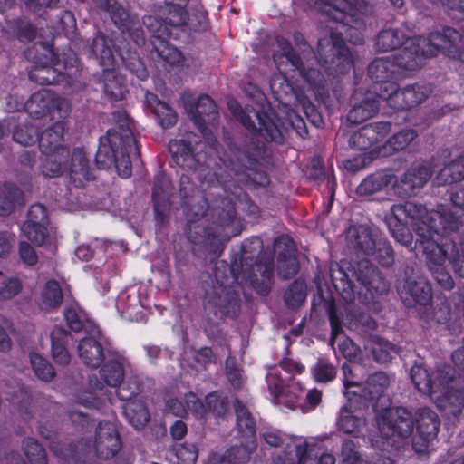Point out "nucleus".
Instances as JSON below:
<instances>
[{
    "instance_id": "1",
    "label": "nucleus",
    "mask_w": 464,
    "mask_h": 464,
    "mask_svg": "<svg viewBox=\"0 0 464 464\" xmlns=\"http://www.w3.org/2000/svg\"><path fill=\"white\" fill-rule=\"evenodd\" d=\"M228 107L249 134L245 135L242 143L231 147L232 158L227 168L239 182L250 189L266 187L270 179L264 170L256 169V166L264 158L266 142L285 143L283 125L275 112L259 110L255 112L258 122L256 127L251 116L237 102H228Z\"/></svg>"
},
{
    "instance_id": "2",
    "label": "nucleus",
    "mask_w": 464,
    "mask_h": 464,
    "mask_svg": "<svg viewBox=\"0 0 464 464\" xmlns=\"http://www.w3.org/2000/svg\"><path fill=\"white\" fill-rule=\"evenodd\" d=\"M211 219L210 225H203L198 222V218L196 220L188 218L184 230L196 250L213 260L223 254L231 237L241 233V229L235 227L237 220L235 201L230 198H223L212 208Z\"/></svg>"
},
{
    "instance_id": "3",
    "label": "nucleus",
    "mask_w": 464,
    "mask_h": 464,
    "mask_svg": "<svg viewBox=\"0 0 464 464\" xmlns=\"http://www.w3.org/2000/svg\"><path fill=\"white\" fill-rule=\"evenodd\" d=\"M390 384L389 376L383 372H375L370 374L363 384L351 382L346 378L343 381L347 403L343 405L336 420L338 430L357 436L365 420L356 416L357 411L379 412L385 406L382 401L385 399V391Z\"/></svg>"
},
{
    "instance_id": "4",
    "label": "nucleus",
    "mask_w": 464,
    "mask_h": 464,
    "mask_svg": "<svg viewBox=\"0 0 464 464\" xmlns=\"http://www.w3.org/2000/svg\"><path fill=\"white\" fill-rule=\"evenodd\" d=\"M133 150L140 155L133 132L107 130L99 139L95 165L99 169L114 168L121 178H130L132 174L130 152Z\"/></svg>"
},
{
    "instance_id": "5",
    "label": "nucleus",
    "mask_w": 464,
    "mask_h": 464,
    "mask_svg": "<svg viewBox=\"0 0 464 464\" xmlns=\"http://www.w3.org/2000/svg\"><path fill=\"white\" fill-rule=\"evenodd\" d=\"M84 50L89 57L94 58L103 68L102 82L105 95L111 101H121L128 93L123 77L114 69L115 57L112 51V39L98 32L86 44Z\"/></svg>"
},
{
    "instance_id": "6",
    "label": "nucleus",
    "mask_w": 464,
    "mask_h": 464,
    "mask_svg": "<svg viewBox=\"0 0 464 464\" xmlns=\"http://www.w3.org/2000/svg\"><path fill=\"white\" fill-rule=\"evenodd\" d=\"M385 406L380 411L382 412L377 419L378 432L374 438H371V444L374 449L382 453L387 451L389 446H392L396 440L395 437L405 439L411 435L415 420L410 411L404 407H389V400L382 401Z\"/></svg>"
},
{
    "instance_id": "7",
    "label": "nucleus",
    "mask_w": 464,
    "mask_h": 464,
    "mask_svg": "<svg viewBox=\"0 0 464 464\" xmlns=\"http://www.w3.org/2000/svg\"><path fill=\"white\" fill-rule=\"evenodd\" d=\"M263 240L259 237L245 239L240 252L233 258L242 264V268L258 285L255 290H272L275 262L272 256H261Z\"/></svg>"
},
{
    "instance_id": "8",
    "label": "nucleus",
    "mask_w": 464,
    "mask_h": 464,
    "mask_svg": "<svg viewBox=\"0 0 464 464\" xmlns=\"http://www.w3.org/2000/svg\"><path fill=\"white\" fill-rule=\"evenodd\" d=\"M187 7L167 5L160 16L145 15L142 18L144 27L153 34L162 33L165 35H174L178 39L179 33L188 27L194 31H204L207 28V14H200L198 24H193L186 9Z\"/></svg>"
},
{
    "instance_id": "9",
    "label": "nucleus",
    "mask_w": 464,
    "mask_h": 464,
    "mask_svg": "<svg viewBox=\"0 0 464 464\" xmlns=\"http://www.w3.org/2000/svg\"><path fill=\"white\" fill-rule=\"evenodd\" d=\"M49 62L35 61L29 71V79L39 85L57 84L66 81L68 70L77 67L76 53L70 46L49 50Z\"/></svg>"
},
{
    "instance_id": "10",
    "label": "nucleus",
    "mask_w": 464,
    "mask_h": 464,
    "mask_svg": "<svg viewBox=\"0 0 464 464\" xmlns=\"http://www.w3.org/2000/svg\"><path fill=\"white\" fill-rule=\"evenodd\" d=\"M316 59L328 75L346 74L353 66V58L340 32H332L330 38L319 39Z\"/></svg>"
},
{
    "instance_id": "11",
    "label": "nucleus",
    "mask_w": 464,
    "mask_h": 464,
    "mask_svg": "<svg viewBox=\"0 0 464 464\" xmlns=\"http://www.w3.org/2000/svg\"><path fill=\"white\" fill-rule=\"evenodd\" d=\"M202 147L200 137L194 132L169 142L172 162L187 171H203L208 167V155Z\"/></svg>"
},
{
    "instance_id": "12",
    "label": "nucleus",
    "mask_w": 464,
    "mask_h": 464,
    "mask_svg": "<svg viewBox=\"0 0 464 464\" xmlns=\"http://www.w3.org/2000/svg\"><path fill=\"white\" fill-rule=\"evenodd\" d=\"M400 294L404 306L417 308L420 318L425 322L434 321L438 324H446L451 315V307L443 292H439L434 305L433 292H397Z\"/></svg>"
},
{
    "instance_id": "13",
    "label": "nucleus",
    "mask_w": 464,
    "mask_h": 464,
    "mask_svg": "<svg viewBox=\"0 0 464 464\" xmlns=\"http://www.w3.org/2000/svg\"><path fill=\"white\" fill-rule=\"evenodd\" d=\"M430 92V87L420 83L408 84L401 88L394 84H385L381 86L379 96L389 107L396 111H408L426 101Z\"/></svg>"
},
{
    "instance_id": "14",
    "label": "nucleus",
    "mask_w": 464,
    "mask_h": 464,
    "mask_svg": "<svg viewBox=\"0 0 464 464\" xmlns=\"http://www.w3.org/2000/svg\"><path fill=\"white\" fill-rule=\"evenodd\" d=\"M211 280L212 290H231L234 285L241 287H250L252 290L257 288L258 285L242 268V264L237 258H232L231 264L225 261L217 262L213 274L208 275Z\"/></svg>"
},
{
    "instance_id": "15",
    "label": "nucleus",
    "mask_w": 464,
    "mask_h": 464,
    "mask_svg": "<svg viewBox=\"0 0 464 464\" xmlns=\"http://www.w3.org/2000/svg\"><path fill=\"white\" fill-rule=\"evenodd\" d=\"M331 21L347 25L356 13H362L366 8L364 0H307Z\"/></svg>"
},
{
    "instance_id": "16",
    "label": "nucleus",
    "mask_w": 464,
    "mask_h": 464,
    "mask_svg": "<svg viewBox=\"0 0 464 464\" xmlns=\"http://www.w3.org/2000/svg\"><path fill=\"white\" fill-rule=\"evenodd\" d=\"M431 169L424 163L411 164L393 183L394 193L400 198L416 196L431 178Z\"/></svg>"
},
{
    "instance_id": "17",
    "label": "nucleus",
    "mask_w": 464,
    "mask_h": 464,
    "mask_svg": "<svg viewBox=\"0 0 464 464\" xmlns=\"http://www.w3.org/2000/svg\"><path fill=\"white\" fill-rule=\"evenodd\" d=\"M205 311L217 320L236 319L241 310L238 292H205Z\"/></svg>"
},
{
    "instance_id": "18",
    "label": "nucleus",
    "mask_w": 464,
    "mask_h": 464,
    "mask_svg": "<svg viewBox=\"0 0 464 464\" xmlns=\"http://www.w3.org/2000/svg\"><path fill=\"white\" fill-rule=\"evenodd\" d=\"M414 425L418 435L412 440V448L416 452H425L428 450L429 443L438 436L440 420L434 411L423 407L417 411Z\"/></svg>"
},
{
    "instance_id": "19",
    "label": "nucleus",
    "mask_w": 464,
    "mask_h": 464,
    "mask_svg": "<svg viewBox=\"0 0 464 464\" xmlns=\"http://www.w3.org/2000/svg\"><path fill=\"white\" fill-rule=\"evenodd\" d=\"M150 34L149 42L151 45V58L163 67L165 71L169 72L174 66L179 65L183 59L181 52L169 44L174 35H165L162 33Z\"/></svg>"
},
{
    "instance_id": "20",
    "label": "nucleus",
    "mask_w": 464,
    "mask_h": 464,
    "mask_svg": "<svg viewBox=\"0 0 464 464\" xmlns=\"http://www.w3.org/2000/svg\"><path fill=\"white\" fill-rule=\"evenodd\" d=\"M94 450L98 458L110 459L121 449L120 434L113 422L101 420L95 430Z\"/></svg>"
},
{
    "instance_id": "21",
    "label": "nucleus",
    "mask_w": 464,
    "mask_h": 464,
    "mask_svg": "<svg viewBox=\"0 0 464 464\" xmlns=\"http://www.w3.org/2000/svg\"><path fill=\"white\" fill-rule=\"evenodd\" d=\"M392 130L390 121L371 122L361 127L349 138L352 148L363 151L377 146Z\"/></svg>"
},
{
    "instance_id": "22",
    "label": "nucleus",
    "mask_w": 464,
    "mask_h": 464,
    "mask_svg": "<svg viewBox=\"0 0 464 464\" xmlns=\"http://www.w3.org/2000/svg\"><path fill=\"white\" fill-rule=\"evenodd\" d=\"M104 342L105 339L100 332L95 336H85L80 340L77 351L84 365L92 369L101 367L108 354L112 353L110 348L105 347Z\"/></svg>"
},
{
    "instance_id": "23",
    "label": "nucleus",
    "mask_w": 464,
    "mask_h": 464,
    "mask_svg": "<svg viewBox=\"0 0 464 464\" xmlns=\"http://www.w3.org/2000/svg\"><path fill=\"white\" fill-rule=\"evenodd\" d=\"M443 217L439 212H430V217L411 225L416 234L414 249H420L427 242L434 241L445 234L449 227L442 224Z\"/></svg>"
},
{
    "instance_id": "24",
    "label": "nucleus",
    "mask_w": 464,
    "mask_h": 464,
    "mask_svg": "<svg viewBox=\"0 0 464 464\" xmlns=\"http://www.w3.org/2000/svg\"><path fill=\"white\" fill-rule=\"evenodd\" d=\"M416 251L423 254L430 268L442 266L447 259L453 266L454 260L462 258L454 242L440 244L439 239L427 242V245Z\"/></svg>"
},
{
    "instance_id": "25",
    "label": "nucleus",
    "mask_w": 464,
    "mask_h": 464,
    "mask_svg": "<svg viewBox=\"0 0 464 464\" xmlns=\"http://www.w3.org/2000/svg\"><path fill=\"white\" fill-rule=\"evenodd\" d=\"M25 111L34 119L53 115L59 111V99L54 92L41 90L34 92L24 104Z\"/></svg>"
},
{
    "instance_id": "26",
    "label": "nucleus",
    "mask_w": 464,
    "mask_h": 464,
    "mask_svg": "<svg viewBox=\"0 0 464 464\" xmlns=\"http://www.w3.org/2000/svg\"><path fill=\"white\" fill-rule=\"evenodd\" d=\"M351 276L353 283L356 281L366 290H390L381 273L368 260H361L356 266L353 265Z\"/></svg>"
},
{
    "instance_id": "27",
    "label": "nucleus",
    "mask_w": 464,
    "mask_h": 464,
    "mask_svg": "<svg viewBox=\"0 0 464 464\" xmlns=\"http://www.w3.org/2000/svg\"><path fill=\"white\" fill-rule=\"evenodd\" d=\"M405 44V47L391 56L397 72L399 70L415 71L421 66L423 59L429 57L414 40L411 39Z\"/></svg>"
},
{
    "instance_id": "28",
    "label": "nucleus",
    "mask_w": 464,
    "mask_h": 464,
    "mask_svg": "<svg viewBox=\"0 0 464 464\" xmlns=\"http://www.w3.org/2000/svg\"><path fill=\"white\" fill-rule=\"evenodd\" d=\"M366 93L358 102H354L346 115L350 124L357 125L372 118L380 110L382 98L379 92Z\"/></svg>"
},
{
    "instance_id": "29",
    "label": "nucleus",
    "mask_w": 464,
    "mask_h": 464,
    "mask_svg": "<svg viewBox=\"0 0 464 464\" xmlns=\"http://www.w3.org/2000/svg\"><path fill=\"white\" fill-rule=\"evenodd\" d=\"M169 187L170 184L163 173L159 172L154 176L151 198L155 218L160 221H163L169 212Z\"/></svg>"
},
{
    "instance_id": "30",
    "label": "nucleus",
    "mask_w": 464,
    "mask_h": 464,
    "mask_svg": "<svg viewBox=\"0 0 464 464\" xmlns=\"http://www.w3.org/2000/svg\"><path fill=\"white\" fill-rule=\"evenodd\" d=\"M179 197L180 205L185 208L187 220L188 218L196 220L205 215L207 211V208L205 206L206 202L198 206L197 210H195L194 202L196 198L198 197L197 186L191 181L190 178L185 174L181 175L179 179Z\"/></svg>"
},
{
    "instance_id": "31",
    "label": "nucleus",
    "mask_w": 464,
    "mask_h": 464,
    "mask_svg": "<svg viewBox=\"0 0 464 464\" xmlns=\"http://www.w3.org/2000/svg\"><path fill=\"white\" fill-rule=\"evenodd\" d=\"M51 355L58 365L66 366L71 362L69 345L72 340L71 333L62 327L55 326L51 334Z\"/></svg>"
},
{
    "instance_id": "32",
    "label": "nucleus",
    "mask_w": 464,
    "mask_h": 464,
    "mask_svg": "<svg viewBox=\"0 0 464 464\" xmlns=\"http://www.w3.org/2000/svg\"><path fill=\"white\" fill-rule=\"evenodd\" d=\"M368 76L375 82L374 92L381 93V86L393 84L390 81L397 73L391 56L373 59L367 68Z\"/></svg>"
},
{
    "instance_id": "33",
    "label": "nucleus",
    "mask_w": 464,
    "mask_h": 464,
    "mask_svg": "<svg viewBox=\"0 0 464 464\" xmlns=\"http://www.w3.org/2000/svg\"><path fill=\"white\" fill-rule=\"evenodd\" d=\"M69 169L70 178L75 186L95 179L94 170L90 167V160L82 148L72 150Z\"/></svg>"
},
{
    "instance_id": "34",
    "label": "nucleus",
    "mask_w": 464,
    "mask_h": 464,
    "mask_svg": "<svg viewBox=\"0 0 464 464\" xmlns=\"http://www.w3.org/2000/svg\"><path fill=\"white\" fill-rule=\"evenodd\" d=\"M438 406L448 416L458 417L464 409V382H459L437 397Z\"/></svg>"
},
{
    "instance_id": "35",
    "label": "nucleus",
    "mask_w": 464,
    "mask_h": 464,
    "mask_svg": "<svg viewBox=\"0 0 464 464\" xmlns=\"http://www.w3.org/2000/svg\"><path fill=\"white\" fill-rule=\"evenodd\" d=\"M395 176L390 171L378 170L366 176L356 188V194L360 197L372 196L382 191L393 180Z\"/></svg>"
},
{
    "instance_id": "36",
    "label": "nucleus",
    "mask_w": 464,
    "mask_h": 464,
    "mask_svg": "<svg viewBox=\"0 0 464 464\" xmlns=\"http://www.w3.org/2000/svg\"><path fill=\"white\" fill-rule=\"evenodd\" d=\"M101 366L100 376L102 381L111 387H117L125 375L123 358L117 353H109Z\"/></svg>"
},
{
    "instance_id": "37",
    "label": "nucleus",
    "mask_w": 464,
    "mask_h": 464,
    "mask_svg": "<svg viewBox=\"0 0 464 464\" xmlns=\"http://www.w3.org/2000/svg\"><path fill=\"white\" fill-rule=\"evenodd\" d=\"M341 457L343 464H395L392 459L382 453L364 463L359 451V444L350 439L342 441Z\"/></svg>"
},
{
    "instance_id": "38",
    "label": "nucleus",
    "mask_w": 464,
    "mask_h": 464,
    "mask_svg": "<svg viewBox=\"0 0 464 464\" xmlns=\"http://www.w3.org/2000/svg\"><path fill=\"white\" fill-rule=\"evenodd\" d=\"M347 245L353 249L357 255H371L377 240L372 238L371 231L363 227H353L347 233Z\"/></svg>"
},
{
    "instance_id": "39",
    "label": "nucleus",
    "mask_w": 464,
    "mask_h": 464,
    "mask_svg": "<svg viewBox=\"0 0 464 464\" xmlns=\"http://www.w3.org/2000/svg\"><path fill=\"white\" fill-rule=\"evenodd\" d=\"M191 112L193 121L199 130H202L207 123L215 121L218 115L214 100L207 94L198 98Z\"/></svg>"
},
{
    "instance_id": "40",
    "label": "nucleus",
    "mask_w": 464,
    "mask_h": 464,
    "mask_svg": "<svg viewBox=\"0 0 464 464\" xmlns=\"http://www.w3.org/2000/svg\"><path fill=\"white\" fill-rule=\"evenodd\" d=\"M43 159L42 173L48 178H55L63 174L67 169L69 149H60L53 152H42Z\"/></svg>"
},
{
    "instance_id": "41",
    "label": "nucleus",
    "mask_w": 464,
    "mask_h": 464,
    "mask_svg": "<svg viewBox=\"0 0 464 464\" xmlns=\"http://www.w3.org/2000/svg\"><path fill=\"white\" fill-rule=\"evenodd\" d=\"M64 129L61 122H55L43 132H38V146L41 152H53L68 149L63 144Z\"/></svg>"
},
{
    "instance_id": "42",
    "label": "nucleus",
    "mask_w": 464,
    "mask_h": 464,
    "mask_svg": "<svg viewBox=\"0 0 464 464\" xmlns=\"http://www.w3.org/2000/svg\"><path fill=\"white\" fill-rule=\"evenodd\" d=\"M410 40L402 30L387 28L380 31L377 34L375 48L378 52H391L400 48Z\"/></svg>"
},
{
    "instance_id": "43",
    "label": "nucleus",
    "mask_w": 464,
    "mask_h": 464,
    "mask_svg": "<svg viewBox=\"0 0 464 464\" xmlns=\"http://www.w3.org/2000/svg\"><path fill=\"white\" fill-rule=\"evenodd\" d=\"M250 459V450L244 445L231 446L224 453L214 452L209 455L208 464H246Z\"/></svg>"
},
{
    "instance_id": "44",
    "label": "nucleus",
    "mask_w": 464,
    "mask_h": 464,
    "mask_svg": "<svg viewBox=\"0 0 464 464\" xmlns=\"http://www.w3.org/2000/svg\"><path fill=\"white\" fill-rule=\"evenodd\" d=\"M333 293L334 292H315L314 301L319 300L324 302L323 305L327 313L331 325V338L334 339L343 333V321L337 314Z\"/></svg>"
},
{
    "instance_id": "45",
    "label": "nucleus",
    "mask_w": 464,
    "mask_h": 464,
    "mask_svg": "<svg viewBox=\"0 0 464 464\" xmlns=\"http://www.w3.org/2000/svg\"><path fill=\"white\" fill-rule=\"evenodd\" d=\"M300 76L307 84L309 90L313 91L317 98L324 102L329 98V88L327 81L322 72L314 67H304Z\"/></svg>"
},
{
    "instance_id": "46",
    "label": "nucleus",
    "mask_w": 464,
    "mask_h": 464,
    "mask_svg": "<svg viewBox=\"0 0 464 464\" xmlns=\"http://www.w3.org/2000/svg\"><path fill=\"white\" fill-rule=\"evenodd\" d=\"M374 362L380 364H388L392 360V353L395 352V345L378 336H371L365 346Z\"/></svg>"
},
{
    "instance_id": "47",
    "label": "nucleus",
    "mask_w": 464,
    "mask_h": 464,
    "mask_svg": "<svg viewBox=\"0 0 464 464\" xmlns=\"http://www.w3.org/2000/svg\"><path fill=\"white\" fill-rule=\"evenodd\" d=\"M126 420L136 430L142 429L150 420V412L143 401L135 400L122 406Z\"/></svg>"
},
{
    "instance_id": "48",
    "label": "nucleus",
    "mask_w": 464,
    "mask_h": 464,
    "mask_svg": "<svg viewBox=\"0 0 464 464\" xmlns=\"http://www.w3.org/2000/svg\"><path fill=\"white\" fill-rule=\"evenodd\" d=\"M391 211L397 217L402 218L404 220L410 222V225L430 217V214L424 205L413 201H406L403 204H394Z\"/></svg>"
},
{
    "instance_id": "49",
    "label": "nucleus",
    "mask_w": 464,
    "mask_h": 464,
    "mask_svg": "<svg viewBox=\"0 0 464 464\" xmlns=\"http://www.w3.org/2000/svg\"><path fill=\"white\" fill-rule=\"evenodd\" d=\"M353 264L342 260L330 267V277L334 290H353V279L351 276Z\"/></svg>"
},
{
    "instance_id": "50",
    "label": "nucleus",
    "mask_w": 464,
    "mask_h": 464,
    "mask_svg": "<svg viewBox=\"0 0 464 464\" xmlns=\"http://www.w3.org/2000/svg\"><path fill=\"white\" fill-rule=\"evenodd\" d=\"M396 290H432L427 278L412 267H406L396 281Z\"/></svg>"
},
{
    "instance_id": "51",
    "label": "nucleus",
    "mask_w": 464,
    "mask_h": 464,
    "mask_svg": "<svg viewBox=\"0 0 464 464\" xmlns=\"http://www.w3.org/2000/svg\"><path fill=\"white\" fill-rule=\"evenodd\" d=\"M386 223L392 236L397 242L405 246H411L413 236L410 228V222L392 213L386 217Z\"/></svg>"
},
{
    "instance_id": "52",
    "label": "nucleus",
    "mask_w": 464,
    "mask_h": 464,
    "mask_svg": "<svg viewBox=\"0 0 464 464\" xmlns=\"http://www.w3.org/2000/svg\"><path fill=\"white\" fill-rule=\"evenodd\" d=\"M233 407L237 417L238 431L252 438L254 442L256 439V420L254 417L238 398L234 400Z\"/></svg>"
},
{
    "instance_id": "53",
    "label": "nucleus",
    "mask_w": 464,
    "mask_h": 464,
    "mask_svg": "<svg viewBox=\"0 0 464 464\" xmlns=\"http://www.w3.org/2000/svg\"><path fill=\"white\" fill-rule=\"evenodd\" d=\"M102 9L109 13L113 24L123 34H125L126 30L131 29L134 19L116 0H111L108 5L103 6Z\"/></svg>"
},
{
    "instance_id": "54",
    "label": "nucleus",
    "mask_w": 464,
    "mask_h": 464,
    "mask_svg": "<svg viewBox=\"0 0 464 464\" xmlns=\"http://www.w3.org/2000/svg\"><path fill=\"white\" fill-rule=\"evenodd\" d=\"M112 51L113 55L115 54L119 55L121 59L125 68L129 70L133 75H135L138 79L140 81H145L148 76L149 72L147 68L145 67L142 61L140 59V57L137 56L136 53H130L128 56H125L124 53L118 48H116L114 42L112 41Z\"/></svg>"
},
{
    "instance_id": "55",
    "label": "nucleus",
    "mask_w": 464,
    "mask_h": 464,
    "mask_svg": "<svg viewBox=\"0 0 464 464\" xmlns=\"http://www.w3.org/2000/svg\"><path fill=\"white\" fill-rule=\"evenodd\" d=\"M439 178L447 184L464 179V155H459L446 164L439 172Z\"/></svg>"
},
{
    "instance_id": "56",
    "label": "nucleus",
    "mask_w": 464,
    "mask_h": 464,
    "mask_svg": "<svg viewBox=\"0 0 464 464\" xmlns=\"http://www.w3.org/2000/svg\"><path fill=\"white\" fill-rule=\"evenodd\" d=\"M459 381L454 380V371L450 367H443L432 372V391L430 395L444 392L452 386L458 385Z\"/></svg>"
},
{
    "instance_id": "57",
    "label": "nucleus",
    "mask_w": 464,
    "mask_h": 464,
    "mask_svg": "<svg viewBox=\"0 0 464 464\" xmlns=\"http://www.w3.org/2000/svg\"><path fill=\"white\" fill-rule=\"evenodd\" d=\"M116 393L118 398L126 402L133 401L140 393L142 382L137 376H130L117 385Z\"/></svg>"
},
{
    "instance_id": "58",
    "label": "nucleus",
    "mask_w": 464,
    "mask_h": 464,
    "mask_svg": "<svg viewBox=\"0 0 464 464\" xmlns=\"http://www.w3.org/2000/svg\"><path fill=\"white\" fill-rule=\"evenodd\" d=\"M8 26L20 42L30 43L36 37L37 29L35 25L26 18H15L8 22Z\"/></svg>"
},
{
    "instance_id": "59",
    "label": "nucleus",
    "mask_w": 464,
    "mask_h": 464,
    "mask_svg": "<svg viewBox=\"0 0 464 464\" xmlns=\"http://www.w3.org/2000/svg\"><path fill=\"white\" fill-rule=\"evenodd\" d=\"M23 450L31 464H48L46 451L35 439L24 438Z\"/></svg>"
},
{
    "instance_id": "60",
    "label": "nucleus",
    "mask_w": 464,
    "mask_h": 464,
    "mask_svg": "<svg viewBox=\"0 0 464 464\" xmlns=\"http://www.w3.org/2000/svg\"><path fill=\"white\" fill-rule=\"evenodd\" d=\"M30 362L33 371L38 379L44 382H51L55 376L53 365L46 358L39 353H30Z\"/></svg>"
},
{
    "instance_id": "61",
    "label": "nucleus",
    "mask_w": 464,
    "mask_h": 464,
    "mask_svg": "<svg viewBox=\"0 0 464 464\" xmlns=\"http://www.w3.org/2000/svg\"><path fill=\"white\" fill-rule=\"evenodd\" d=\"M38 139V129L36 126L30 122H24L18 124L13 132V140L23 145L31 146L34 145Z\"/></svg>"
},
{
    "instance_id": "62",
    "label": "nucleus",
    "mask_w": 464,
    "mask_h": 464,
    "mask_svg": "<svg viewBox=\"0 0 464 464\" xmlns=\"http://www.w3.org/2000/svg\"><path fill=\"white\" fill-rule=\"evenodd\" d=\"M416 137L417 131L414 129H402L387 140L385 148L392 151L402 150L406 149Z\"/></svg>"
},
{
    "instance_id": "63",
    "label": "nucleus",
    "mask_w": 464,
    "mask_h": 464,
    "mask_svg": "<svg viewBox=\"0 0 464 464\" xmlns=\"http://www.w3.org/2000/svg\"><path fill=\"white\" fill-rule=\"evenodd\" d=\"M64 319L69 328L79 333L85 327V324L89 323L87 314L78 306L70 305L64 309Z\"/></svg>"
},
{
    "instance_id": "64",
    "label": "nucleus",
    "mask_w": 464,
    "mask_h": 464,
    "mask_svg": "<svg viewBox=\"0 0 464 464\" xmlns=\"http://www.w3.org/2000/svg\"><path fill=\"white\" fill-rule=\"evenodd\" d=\"M411 379L420 392L430 394L432 391V373H430L426 368L413 366L411 369Z\"/></svg>"
}]
</instances>
